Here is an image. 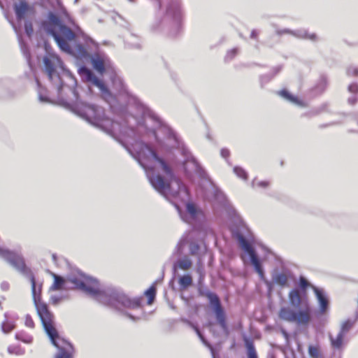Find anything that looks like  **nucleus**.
<instances>
[{"label":"nucleus","instance_id":"obj_1","mask_svg":"<svg viewBox=\"0 0 358 358\" xmlns=\"http://www.w3.org/2000/svg\"><path fill=\"white\" fill-rule=\"evenodd\" d=\"M73 95L65 104L73 113L120 141L144 169L152 186L168 200H189L185 185L178 179L171 166L148 144L138 141L133 125L123 129L122 122L105 117L102 107L79 99L76 88L67 87Z\"/></svg>","mask_w":358,"mask_h":358},{"label":"nucleus","instance_id":"obj_2","mask_svg":"<svg viewBox=\"0 0 358 358\" xmlns=\"http://www.w3.org/2000/svg\"><path fill=\"white\" fill-rule=\"evenodd\" d=\"M73 95L65 104L73 113L120 141L144 169L152 186L168 200H189L185 185L178 179L171 166L148 144L138 141L133 125L123 129L122 122L105 117L102 107L79 99L76 88L67 87Z\"/></svg>","mask_w":358,"mask_h":358},{"label":"nucleus","instance_id":"obj_3","mask_svg":"<svg viewBox=\"0 0 358 358\" xmlns=\"http://www.w3.org/2000/svg\"><path fill=\"white\" fill-rule=\"evenodd\" d=\"M128 101L126 108L122 109L115 115L113 120L122 122L123 129L133 125L138 141L143 134H152L158 146L164 150L171 151L178 149L183 156L182 166L189 177L193 173L202 178L207 176L205 170L200 166L192 153L176 133L164 124L150 108L145 106L136 96L127 93Z\"/></svg>","mask_w":358,"mask_h":358},{"label":"nucleus","instance_id":"obj_4","mask_svg":"<svg viewBox=\"0 0 358 358\" xmlns=\"http://www.w3.org/2000/svg\"><path fill=\"white\" fill-rule=\"evenodd\" d=\"M54 282L50 286L49 292L62 289H79L99 303L120 311L131 310L136 312L133 315L127 311L124 314L131 320H140L143 312L141 306V299L129 297L121 289L113 286L100 287L99 282L91 277L83 273H78L64 279L62 277L53 273Z\"/></svg>","mask_w":358,"mask_h":358},{"label":"nucleus","instance_id":"obj_5","mask_svg":"<svg viewBox=\"0 0 358 358\" xmlns=\"http://www.w3.org/2000/svg\"><path fill=\"white\" fill-rule=\"evenodd\" d=\"M64 20L71 22L69 14L62 6L58 15L52 11L48 12L46 18L41 21V27L47 34L54 38L62 51L81 59L90 57L93 69L101 76L103 75L107 69L111 68L108 57L101 52L90 56L82 44L72 47L70 42L75 39L76 34L63 23Z\"/></svg>","mask_w":358,"mask_h":358},{"label":"nucleus","instance_id":"obj_6","mask_svg":"<svg viewBox=\"0 0 358 358\" xmlns=\"http://www.w3.org/2000/svg\"><path fill=\"white\" fill-rule=\"evenodd\" d=\"M310 284L304 277L299 278L301 289H294L289 293L290 307H282L279 312V317L289 322H294L298 325L306 326L311 320V308L307 296L306 289L311 287Z\"/></svg>","mask_w":358,"mask_h":358},{"label":"nucleus","instance_id":"obj_7","mask_svg":"<svg viewBox=\"0 0 358 358\" xmlns=\"http://www.w3.org/2000/svg\"><path fill=\"white\" fill-rule=\"evenodd\" d=\"M28 279L31 285V294L37 313L52 343L58 348L59 352L73 350V345L69 342L59 336L55 327V316L50 310L48 305L41 300L43 284L36 282L34 275Z\"/></svg>","mask_w":358,"mask_h":358},{"label":"nucleus","instance_id":"obj_8","mask_svg":"<svg viewBox=\"0 0 358 358\" xmlns=\"http://www.w3.org/2000/svg\"><path fill=\"white\" fill-rule=\"evenodd\" d=\"M182 17L181 0H168L164 16L159 24L170 29L169 34L174 37L180 33Z\"/></svg>","mask_w":358,"mask_h":358},{"label":"nucleus","instance_id":"obj_9","mask_svg":"<svg viewBox=\"0 0 358 358\" xmlns=\"http://www.w3.org/2000/svg\"><path fill=\"white\" fill-rule=\"evenodd\" d=\"M198 292L199 296L205 297L208 300L218 324L220 326L222 331L226 334H228L229 329L226 320V314L218 295L207 287H199Z\"/></svg>","mask_w":358,"mask_h":358},{"label":"nucleus","instance_id":"obj_10","mask_svg":"<svg viewBox=\"0 0 358 358\" xmlns=\"http://www.w3.org/2000/svg\"><path fill=\"white\" fill-rule=\"evenodd\" d=\"M194 231L185 234L179 240L173 255L180 256L184 254L185 248L189 246L191 255L197 256L200 259L201 256L205 252L206 246L202 247L198 241L194 240Z\"/></svg>","mask_w":358,"mask_h":358},{"label":"nucleus","instance_id":"obj_11","mask_svg":"<svg viewBox=\"0 0 358 358\" xmlns=\"http://www.w3.org/2000/svg\"><path fill=\"white\" fill-rule=\"evenodd\" d=\"M78 74L80 75L83 81L87 83L89 87L94 86L99 90L103 98L108 103L113 99V96L103 83V82L98 78L93 71L87 67L83 66L78 69Z\"/></svg>","mask_w":358,"mask_h":358},{"label":"nucleus","instance_id":"obj_12","mask_svg":"<svg viewBox=\"0 0 358 358\" xmlns=\"http://www.w3.org/2000/svg\"><path fill=\"white\" fill-rule=\"evenodd\" d=\"M0 257L27 278L34 275L30 268L26 266L24 258L21 255L8 250L0 248Z\"/></svg>","mask_w":358,"mask_h":358},{"label":"nucleus","instance_id":"obj_13","mask_svg":"<svg viewBox=\"0 0 358 358\" xmlns=\"http://www.w3.org/2000/svg\"><path fill=\"white\" fill-rule=\"evenodd\" d=\"M234 237L238 242L239 246L241 249L249 255L250 257V262L254 266L255 271H259V269L262 268L263 267L255 249L245 237L239 231L234 233Z\"/></svg>","mask_w":358,"mask_h":358},{"label":"nucleus","instance_id":"obj_14","mask_svg":"<svg viewBox=\"0 0 358 358\" xmlns=\"http://www.w3.org/2000/svg\"><path fill=\"white\" fill-rule=\"evenodd\" d=\"M43 63L45 66V72L48 74L49 80L51 83L55 85L57 89L58 95L60 96L62 94L63 91L65 89L62 83V78L55 69V65L51 59L48 57H45L43 58Z\"/></svg>","mask_w":358,"mask_h":358},{"label":"nucleus","instance_id":"obj_15","mask_svg":"<svg viewBox=\"0 0 358 358\" xmlns=\"http://www.w3.org/2000/svg\"><path fill=\"white\" fill-rule=\"evenodd\" d=\"M292 273L287 268H275L271 273L272 282L282 287H289V280L292 278Z\"/></svg>","mask_w":358,"mask_h":358},{"label":"nucleus","instance_id":"obj_16","mask_svg":"<svg viewBox=\"0 0 358 358\" xmlns=\"http://www.w3.org/2000/svg\"><path fill=\"white\" fill-rule=\"evenodd\" d=\"M275 33L278 36L289 34L298 38L309 39L312 41H317L318 37L316 34H309L306 29H299L296 30H291L289 29H277Z\"/></svg>","mask_w":358,"mask_h":358},{"label":"nucleus","instance_id":"obj_17","mask_svg":"<svg viewBox=\"0 0 358 358\" xmlns=\"http://www.w3.org/2000/svg\"><path fill=\"white\" fill-rule=\"evenodd\" d=\"M5 17L8 20V22L11 24L13 29L15 30V31L17 36V39H18V42H19L20 46L21 51H22L23 55L27 59V62L29 63L30 59H31V54H30L27 44L24 42V41L22 38V36L20 33V28L17 27L15 24L13 20L12 19H10L7 14H5Z\"/></svg>","mask_w":358,"mask_h":358},{"label":"nucleus","instance_id":"obj_18","mask_svg":"<svg viewBox=\"0 0 358 358\" xmlns=\"http://www.w3.org/2000/svg\"><path fill=\"white\" fill-rule=\"evenodd\" d=\"M13 10L17 22H20L33 8L25 0H20L19 2L14 3Z\"/></svg>","mask_w":358,"mask_h":358},{"label":"nucleus","instance_id":"obj_19","mask_svg":"<svg viewBox=\"0 0 358 358\" xmlns=\"http://www.w3.org/2000/svg\"><path fill=\"white\" fill-rule=\"evenodd\" d=\"M178 257V259L174 262L173 264V271L174 273L178 270L187 271L192 268L193 266V261L189 256L187 255H182Z\"/></svg>","mask_w":358,"mask_h":358},{"label":"nucleus","instance_id":"obj_20","mask_svg":"<svg viewBox=\"0 0 358 358\" xmlns=\"http://www.w3.org/2000/svg\"><path fill=\"white\" fill-rule=\"evenodd\" d=\"M311 288L315 294L316 298L320 304V311L321 313H325L328 309L329 300L322 289L318 288L315 285H311Z\"/></svg>","mask_w":358,"mask_h":358},{"label":"nucleus","instance_id":"obj_21","mask_svg":"<svg viewBox=\"0 0 358 358\" xmlns=\"http://www.w3.org/2000/svg\"><path fill=\"white\" fill-rule=\"evenodd\" d=\"M327 77L322 76L316 85L310 90L313 95L317 96L323 93L327 88Z\"/></svg>","mask_w":358,"mask_h":358},{"label":"nucleus","instance_id":"obj_22","mask_svg":"<svg viewBox=\"0 0 358 358\" xmlns=\"http://www.w3.org/2000/svg\"><path fill=\"white\" fill-rule=\"evenodd\" d=\"M277 94L282 96L283 99H286L287 101L296 104L297 106L305 107L306 104L303 101L299 99L296 96H294V95L291 94L287 90H282L280 91H278Z\"/></svg>","mask_w":358,"mask_h":358},{"label":"nucleus","instance_id":"obj_23","mask_svg":"<svg viewBox=\"0 0 358 358\" xmlns=\"http://www.w3.org/2000/svg\"><path fill=\"white\" fill-rule=\"evenodd\" d=\"M281 70L282 66H278L274 67L271 73L261 76L259 77L261 87L263 88L264 85L268 82H270Z\"/></svg>","mask_w":358,"mask_h":358},{"label":"nucleus","instance_id":"obj_24","mask_svg":"<svg viewBox=\"0 0 358 358\" xmlns=\"http://www.w3.org/2000/svg\"><path fill=\"white\" fill-rule=\"evenodd\" d=\"M182 321L192 327L196 331L203 343L208 347L210 351H213V346L206 340L197 326L187 319H182Z\"/></svg>","mask_w":358,"mask_h":358},{"label":"nucleus","instance_id":"obj_25","mask_svg":"<svg viewBox=\"0 0 358 358\" xmlns=\"http://www.w3.org/2000/svg\"><path fill=\"white\" fill-rule=\"evenodd\" d=\"M345 335L339 331L336 338H334L331 334H329V337L331 341V347L334 349H340L343 345V341Z\"/></svg>","mask_w":358,"mask_h":358},{"label":"nucleus","instance_id":"obj_26","mask_svg":"<svg viewBox=\"0 0 358 358\" xmlns=\"http://www.w3.org/2000/svg\"><path fill=\"white\" fill-rule=\"evenodd\" d=\"M180 289H186L192 285V278L189 274L180 276L178 279Z\"/></svg>","mask_w":358,"mask_h":358},{"label":"nucleus","instance_id":"obj_27","mask_svg":"<svg viewBox=\"0 0 358 358\" xmlns=\"http://www.w3.org/2000/svg\"><path fill=\"white\" fill-rule=\"evenodd\" d=\"M245 345L247 350L248 358H258L253 342L249 339H245Z\"/></svg>","mask_w":358,"mask_h":358},{"label":"nucleus","instance_id":"obj_28","mask_svg":"<svg viewBox=\"0 0 358 358\" xmlns=\"http://www.w3.org/2000/svg\"><path fill=\"white\" fill-rule=\"evenodd\" d=\"M69 296L67 294H51L50 297V303L53 306H57L62 301L69 299Z\"/></svg>","mask_w":358,"mask_h":358},{"label":"nucleus","instance_id":"obj_29","mask_svg":"<svg viewBox=\"0 0 358 358\" xmlns=\"http://www.w3.org/2000/svg\"><path fill=\"white\" fill-rule=\"evenodd\" d=\"M186 209L188 215L192 220H196L202 216V214L197 211L195 206L193 203H187Z\"/></svg>","mask_w":358,"mask_h":358},{"label":"nucleus","instance_id":"obj_30","mask_svg":"<svg viewBox=\"0 0 358 358\" xmlns=\"http://www.w3.org/2000/svg\"><path fill=\"white\" fill-rule=\"evenodd\" d=\"M126 43L131 48H140L141 44L139 43V38L137 36L134 35L132 34H129L126 38Z\"/></svg>","mask_w":358,"mask_h":358},{"label":"nucleus","instance_id":"obj_31","mask_svg":"<svg viewBox=\"0 0 358 358\" xmlns=\"http://www.w3.org/2000/svg\"><path fill=\"white\" fill-rule=\"evenodd\" d=\"M15 338L18 341H20L24 343L29 344L32 342L33 338L28 334L24 332V331H20L16 333L15 334Z\"/></svg>","mask_w":358,"mask_h":358},{"label":"nucleus","instance_id":"obj_32","mask_svg":"<svg viewBox=\"0 0 358 358\" xmlns=\"http://www.w3.org/2000/svg\"><path fill=\"white\" fill-rule=\"evenodd\" d=\"M112 82L113 85L119 90L120 92H126V87L123 83V80L117 76H115L112 78Z\"/></svg>","mask_w":358,"mask_h":358},{"label":"nucleus","instance_id":"obj_33","mask_svg":"<svg viewBox=\"0 0 358 358\" xmlns=\"http://www.w3.org/2000/svg\"><path fill=\"white\" fill-rule=\"evenodd\" d=\"M8 352L10 355H15L18 356L23 355L25 353L24 349L21 348L20 345H12L8 346Z\"/></svg>","mask_w":358,"mask_h":358},{"label":"nucleus","instance_id":"obj_34","mask_svg":"<svg viewBox=\"0 0 358 358\" xmlns=\"http://www.w3.org/2000/svg\"><path fill=\"white\" fill-rule=\"evenodd\" d=\"M215 199L219 202L222 206H225L227 203V200L225 194L220 189L215 190Z\"/></svg>","mask_w":358,"mask_h":358},{"label":"nucleus","instance_id":"obj_35","mask_svg":"<svg viewBox=\"0 0 358 358\" xmlns=\"http://www.w3.org/2000/svg\"><path fill=\"white\" fill-rule=\"evenodd\" d=\"M354 324L355 321H352L351 320H346L342 324L340 332L342 333L343 335H345L351 330Z\"/></svg>","mask_w":358,"mask_h":358},{"label":"nucleus","instance_id":"obj_36","mask_svg":"<svg viewBox=\"0 0 358 358\" xmlns=\"http://www.w3.org/2000/svg\"><path fill=\"white\" fill-rule=\"evenodd\" d=\"M329 107L328 103H324L318 108L313 109L312 111L309 113L310 116H315L320 114L322 112L327 111V108Z\"/></svg>","mask_w":358,"mask_h":358},{"label":"nucleus","instance_id":"obj_37","mask_svg":"<svg viewBox=\"0 0 358 358\" xmlns=\"http://www.w3.org/2000/svg\"><path fill=\"white\" fill-rule=\"evenodd\" d=\"M15 327V324L13 322L8 320L3 322L1 324L2 331L5 334H8L13 331Z\"/></svg>","mask_w":358,"mask_h":358},{"label":"nucleus","instance_id":"obj_38","mask_svg":"<svg viewBox=\"0 0 358 358\" xmlns=\"http://www.w3.org/2000/svg\"><path fill=\"white\" fill-rule=\"evenodd\" d=\"M234 172L238 178L245 180L248 179V173L243 168L235 166L234 168Z\"/></svg>","mask_w":358,"mask_h":358},{"label":"nucleus","instance_id":"obj_39","mask_svg":"<svg viewBox=\"0 0 358 358\" xmlns=\"http://www.w3.org/2000/svg\"><path fill=\"white\" fill-rule=\"evenodd\" d=\"M145 294L148 297V303H152L156 294V288L154 285L150 287L145 292Z\"/></svg>","mask_w":358,"mask_h":358},{"label":"nucleus","instance_id":"obj_40","mask_svg":"<svg viewBox=\"0 0 358 358\" xmlns=\"http://www.w3.org/2000/svg\"><path fill=\"white\" fill-rule=\"evenodd\" d=\"M308 354L312 358H319L320 355L319 347L314 346V345H309Z\"/></svg>","mask_w":358,"mask_h":358},{"label":"nucleus","instance_id":"obj_41","mask_svg":"<svg viewBox=\"0 0 358 358\" xmlns=\"http://www.w3.org/2000/svg\"><path fill=\"white\" fill-rule=\"evenodd\" d=\"M24 31L26 34L31 38L34 33L33 24L31 20L24 21Z\"/></svg>","mask_w":358,"mask_h":358},{"label":"nucleus","instance_id":"obj_42","mask_svg":"<svg viewBox=\"0 0 358 358\" xmlns=\"http://www.w3.org/2000/svg\"><path fill=\"white\" fill-rule=\"evenodd\" d=\"M347 75L349 76H358V66H350L347 69Z\"/></svg>","mask_w":358,"mask_h":358},{"label":"nucleus","instance_id":"obj_43","mask_svg":"<svg viewBox=\"0 0 358 358\" xmlns=\"http://www.w3.org/2000/svg\"><path fill=\"white\" fill-rule=\"evenodd\" d=\"M238 48H234L231 50H229L226 55L225 60L230 61V60L233 59L236 57V55L238 54Z\"/></svg>","mask_w":358,"mask_h":358},{"label":"nucleus","instance_id":"obj_44","mask_svg":"<svg viewBox=\"0 0 358 358\" xmlns=\"http://www.w3.org/2000/svg\"><path fill=\"white\" fill-rule=\"evenodd\" d=\"M259 276V278L264 282V283L266 285L267 287H270L271 285V282H269L265 277V274H264V271L262 268L259 269V271H256Z\"/></svg>","mask_w":358,"mask_h":358},{"label":"nucleus","instance_id":"obj_45","mask_svg":"<svg viewBox=\"0 0 358 358\" xmlns=\"http://www.w3.org/2000/svg\"><path fill=\"white\" fill-rule=\"evenodd\" d=\"M73 350L62 351L59 352L56 355L55 358H71V354Z\"/></svg>","mask_w":358,"mask_h":358},{"label":"nucleus","instance_id":"obj_46","mask_svg":"<svg viewBox=\"0 0 358 358\" xmlns=\"http://www.w3.org/2000/svg\"><path fill=\"white\" fill-rule=\"evenodd\" d=\"M257 185L259 187L266 188L269 185V182L267 181H260L256 183L255 179L253 180L252 182V186L255 187V185Z\"/></svg>","mask_w":358,"mask_h":358},{"label":"nucleus","instance_id":"obj_47","mask_svg":"<svg viewBox=\"0 0 358 358\" xmlns=\"http://www.w3.org/2000/svg\"><path fill=\"white\" fill-rule=\"evenodd\" d=\"M25 325L29 328L34 327V322L29 315H27L25 317Z\"/></svg>","mask_w":358,"mask_h":358},{"label":"nucleus","instance_id":"obj_48","mask_svg":"<svg viewBox=\"0 0 358 358\" xmlns=\"http://www.w3.org/2000/svg\"><path fill=\"white\" fill-rule=\"evenodd\" d=\"M348 91L351 93L358 92V83H353L348 86Z\"/></svg>","mask_w":358,"mask_h":358},{"label":"nucleus","instance_id":"obj_49","mask_svg":"<svg viewBox=\"0 0 358 358\" xmlns=\"http://www.w3.org/2000/svg\"><path fill=\"white\" fill-rule=\"evenodd\" d=\"M38 99L41 103L50 102L49 98L48 96H43L41 90L38 92Z\"/></svg>","mask_w":358,"mask_h":358},{"label":"nucleus","instance_id":"obj_50","mask_svg":"<svg viewBox=\"0 0 358 358\" xmlns=\"http://www.w3.org/2000/svg\"><path fill=\"white\" fill-rule=\"evenodd\" d=\"M220 154L223 158L227 159L230 155V151L227 148H222Z\"/></svg>","mask_w":358,"mask_h":358},{"label":"nucleus","instance_id":"obj_51","mask_svg":"<svg viewBox=\"0 0 358 358\" xmlns=\"http://www.w3.org/2000/svg\"><path fill=\"white\" fill-rule=\"evenodd\" d=\"M9 288H10V285L8 282L3 281L1 283V289L3 291L6 292L9 289Z\"/></svg>","mask_w":358,"mask_h":358},{"label":"nucleus","instance_id":"obj_52","mask_svg":"<svg viewBox=\"0 0 358 358\" xmlns=\"http://www.w3.org/2000/svg\"><path fill=\"white\" fill-rule=\"evenodd\" d=\"M357 102V98L356 96H352L348 98V103L350 105H355Z\"/></svg>","mask_w":358,"mask_h":358},{"label":"nucleus","instance_id":"obj_53","mask_svg":"<svg viewBox=\"0 0 358 358\" xmlns=\"http://www.w3.org/2000/svg\"><path fill=\"white\" fill-rule=\"evenodd\" d=\"M259 34V31H257L256 29H253L251 32L250 38L252 39H257Z\"/></svg>","mask_w":358,"mask_h":358},{"label":"nucleus","instance_id":"obj_54","mask_svg":"<svg viewBox=\"0 0 358 358\" xmlns=\"http://www.w3.org/2000/svg\"><path fill=\"white\" fill-rule=\"evenodd\" d=\"M338 124V123L337 122H332V123H330L329 124L324 125V127L334 125V124ZM320 127H323V126H321Z\"/></svg>","mask_w":358,"mask_h":358},{"label":"nucleus","instance_id":"obj_55","mask_svg":"<svg viewBox=\"0 0 358 358\" xmlns=\"http://www.w3.org/2000/svg\"><path fill=\"white\" fill-rule=\"evenodd\" d=\"M52 257L53 261L55 262L57 260V255L55 254H53L52 255Z\"/></svg>","mask_w":358,"mask_h":358},{"label":"nucleus","instance_id":"obj_56","mask_svg":"<svg viewBox=\"0 0 358 358\" xmlns=\"http://www.w3.org/2000/svg\"><path fill=\"white\" fill-rule=\"evenodd\" d=\"M69 79L72 81V83H73V85H74V84H76V80H75L73 78H72V77H71V76H70V77H69Z\"/></svg>","mask_w":358,"mask_h":358},{"label":"nucleus","instance_id":"obj_57","mask_svg":"<svg viewBox=\"0 0 358 358\" xmlns=\"http://www.w3.org/2000/svg\"><path fill=\"white\" fill-rule=\"evenodd\" d=\"M158 28H159V27H158V26L157 27V26H155V24H153V25H152V29H153V30H157V29H158Z\"/></svg>","mask_w":358,"mask_h":358},{"label":"nucleus","instance_id":"obj_58","mask_svg":"<svg viewBox=\"0 0 358 358\" xmlns=\"http://www.w3.org/2000/svg\"><path fill=\"white\" fill-rule=\"evenodd\" d=\"M211 353H212V355H213V358H216L213 348V351H211Z\"/></svg>","mask_w":358,"mask_h":358},{"label":"nucleus","instance_id":"obj_59","mask_svg":"<svg viewBox=\"0 0 358 358\" xmlns=\"http://www.w3.org/2000/svg\"><path fill=\"white\" fill-rule=\"evenodd\" d=\"M172 202H173V203L174 204V206L176 207V208H177V209H179V206H178V205L176 202H174V201H172Z\"/></svg>","mask_w":358,"mask_h":358},{"label":"nucleus","instance_id":"obj_60","mask_svg":"<svg viewBox=\"0 0 358 358\" xmlns=\"http://www.w3.org/2000/svg\"><path fill=\"white\" fill-rule=\"evenodd\" d=\"M157 4L159 7L162 6L161 2L159 0H157Z\"/></svg>","mask_w":358,"mask_h":358}]
</instances>
